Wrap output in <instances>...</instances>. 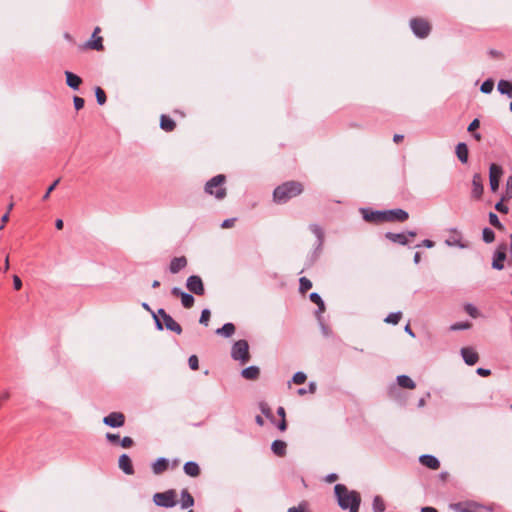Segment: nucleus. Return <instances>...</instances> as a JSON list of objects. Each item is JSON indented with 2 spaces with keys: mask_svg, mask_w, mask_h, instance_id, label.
Returning <instances> with one entry per match:
<instances>
[{
  "mask_svg": "<svg viewBox=\"0 0 512 512\" xmlns=\"http://www.w3.org/2000/svg\"><path fill=\"white\" fill-rule=\"evenodd\" d=\"M464 310L473 318H476L478 316V310L472 304H466L464 306Z\"/></svg>",
  "mask_w": 512,
  "mask_h": 512,
  "instance_id": "nucleus-50",
  "label": "nucleus"
},
{
  "mask_svg": "<svg viewBox=\"0 0 512 512\" xmlns=\"http://www.w3.org/2000/svg\"><path fill=\"white\" fill-rule=\"evenodd\" d=\"M163 328L165 327L167 330H170L178 335L182 333L181 325L176 322L171 315H166V317L162 320Z\"/></svg>",
  "mask_w": 512,
  "mask_h": 512,
  "instance_id": "nucleus-20",
  "label": "nucleus"
},
{
  "mask_svg": "<svg viewBox=\"0 0 512 512\" xmlns=\"http://www.w3.org/2000/svg\"><path fill=\"white\" fill-rule=\"evenodd\" d=\"M287 444L282 440H275L271 445L273 453L279 457H283L286 454Z\"/></svg>",
  "mask_w": 512,
  "mask_h": 512,
  "instance_id": "nucleus-28",
  "label": "nucleus"
},
{
  "mask_svg": "<svg viewBox=\"0 0 512 512\" xmlns=\"http://www.w3.org/2000/svg\"><path fill=\"white\" fill-rule=\"evenodd\" d=\"M99 32H100V28L96 27L92 34V39L86 43L87 48H90V49H93L96 51H102L104 49L103 38L96 36Z\"/></svg>",
  "mask_w": 512,
  "mask_h": 512,
  "instance_id": "nucleus-17",
  "label": "nucleus"
},
{
  "mask_svg": "<svg viewBox=\"0 0 512 512\" xmlns=\"http://www.w3.org/2000/svg\"><path fill=\"white\" fill-rule=\"evenodd\" d=\"M134 444V441L131 437H124L121 441H120V445L123 447V448H130L132 445Z\"/></svg>",
  "mask_w": 512,
  "mask_h": 512,
  "instance_id": "nucleus-54",
  "label": "nucleus"
},
{
  "mask_svg": "<svg viewBox=\"0 0 512 512\" xmlns=\"http://www.w3.org/2000/svg\"><path fill=\"white\" fill-rule=\"evenodd\" d=\"M181 303L184 308L189 309L194 305L195 299L193 295L184 292L181 296Z\"/></svg>",
  "mask_w": 512,
  "mask_h": 512,
  "instance_id": "nucleus-36",
  "label": "nucleus"
},
{
  "mask_svg": "<svg viewBox=\"0 0 512 512\" xmlns=\"http://www.w3.org/2000/svg\"><path fill=\"white\" fill-rule=\"evenodd\" d=\"M241 375L247 380H256L260 375V370L257 366H249L241 371Z\"/></svg>",
  "mask_w": 512,
  "mask_h": 512,
  "instance_id": "nucleus-26",
  "label": "nucleus"
},
{
  "mask_svg": "<svg viewBox=\"0 0 512 512\" xmlns=\"http://www.w3.org/2000/svg\"><path fill=\"white\" fill-rule=\"evenodd\" d=\"M506 259V246L503 244L495 251L492 261V268L502 270L504 268V260Z\"/></svg>",
  "mask_w": 512,
  "mask_h": 512,
  "instance_id": "nucleus-13",
  "label": "nucleus"
},
{
  "mask_svg": "<svg viewBox=\"0 0 512 512\" xmlns=\"http://www.w3.org/2000/svg\"><path fill=\"white\" fill-rule=\"evenodd\" d=\"M73 102H74V107H75L76 110L82 109L84 107V104H85L84 99L79 97V96H74Z\"/></svg>",
  "mask_w": 512,
  "mask_h": 512,
  "instance_id": "nucleus-51",
  "label": "nucleus"
},
{
  "mask_svg": "<svg viewBox=\"0 0 512 512\" xmlns=\"http://www.w3.org/2000/svg\"><path fill=\"white\" fill-rule=\"evenodd\" d=\"M384 222H405L409 218L408 212L403 209L384 210Z\"/></svg>",
  "mask_w": 512,
  "mask_h": 512,
  "instance_id": "nucleus-10",
  "label": "nucleus"
},
{
  "mask_svg": "<svg viewBox=\"0 0 512 512\" xmlns=\"http://www.w3.org/2000/svg\"><path fill=\"white\" fill-rule=\"evenodd\" d=\"M194 505V498L187 489L181 491V508L187 509Z\"/></svg>",
  "mask_w": 512,
  "mask_h": 512,
  "instance_id": "nucleus-30",
  "label": "nucleus"
},
{
  "mask_svg": "<svg viewBox=\"0 0 512 512\" xmlns=\"http://www.w3.org/2000/svg\"><path fill=\"white\" fill-rule=\"evenodd\" d=\"M260 409H261V412L267 417L269 418L271 421H273L274 417L272 415V412H271V409L269 408V406L266 404V403H261L260 404Z\"/></svg>",
  "mask_w": 512,
  "mask_h": 512,
  "instance_id": "nucleus-48",
  "label": "nucleus"
},
{
  "mask_svg": "<svg viewBox=\"0 0 512 512\" xmlns=\"http://www.w3.org/2000/svg\"><path fill=\"white\" fill-rule=\"evenodd\" d=\"M398 385L402 388L406 389H414L415 383L414 381L407 375H400L397 377Z\"/></svg>",
  "mask_w": 512,
  "mask_h": 512,
  "instance_id": "nucleus-34",
  "label": "nucleus"
},
{
  "mask_svg": "<svg viewBox=\"0 0 512 512\" xmlns=\"http://www.w3.org/2000/svg\"><path fill=\"white\" fill-rule=\"evenodd\" d=\"M461 355L463 357L464 362L469 366L476 364L479 360L478 353L470 347L462 348Z\"/></svg>",
  "mask_w": 512,
  "mask_h": 512,
  "instance_id": "nucleus-16",
  "label": "nucleus"
},
{
  "mask_svg": "<svg viewBox=\"0 0 512 512\" xmlns=\"http://www.w3.org/2000/svg\"><path fill=\"white\" fill-rule=\"evenodd\" d=\"M187 266V259L185 256L175 257L171 260L169 270L172 274L180 272Z\"/></svg>",
  "mask_w": 512,
  "mask_h": 512,
  "instance_id": "nucleus-19",
  "label": "nucleus"
},
{
  "mask_svg": "<svg viewBox=\"0 0 512 512\" xmlns=\"http://www.w3.org/2000/svg\"><path fill=\"white\" fill-rule=\"evenodd\" d=\"M299 284V290L302 293H305L312 288V282L306 277H301L299 280Z\"/></svg>",
  "mask_w": 512,
  "mask_h": 512,
  "instance_id": "nucleus-42",
  "label": "nucleus"
},
{
  "mask_svg": "<svg viewBox=\"0 0 512 512\" xmlns=\"http://www.w3.org/2000/svg\"><path fill=\"white\" fill-rule=\"evenodd\" d=\"M309 298H310L311 302H313L314 304H316L317 302H320V300L322 299L321 296L316 292L311 293Z\"/></svg>",
  "mask_w": 512,
  "mask_h": 512,
  "instance_id": "nucleus-61",
  "label": "nucleus"
},
{
  "mask_svg": "<svg viewBox=\"0 0 512 512\" xmlns=\"http://www.w3.org/2000/svg\"><path fill=\"white\" fill-rule=\"evenodd\" d=\"M489 223L496 229L504 230V226L500 222L498 216L493 212L489 213Z\"/></svg>",
  "mask_w": 512,
  "mask_h": 512,
  "instance_id": "nucleus-41",
  "label": "nucleus"
},
{
  "mask_svg": "<svg viewBox=\"0 0 512 512\" xmlns=\"http://www.w3.org/2000/svg\"><path fill=\"white\" fill-rule=\"evenodd\" d=\"M153 501L157 506L171 508L176 505V492L174 490H168L165 492L155 493Z\"/></svg>",
  "mask_w": 512,
  "mask_h": 512,
  "instance_id": "nucleus-6",
  "label": "nucleus"
},
{
  "mask_svg": "<svg viewBox=\"0 0 512 512\" xmlns=\"http://www.w3.org/2000/svg\"><path fill=\"white\" fill-rule=\"evenodd\" d=\"M103 423L109 427H122L125 423V416L121 412H111L103 418Z\"/></svg>",
  "mask_w": 512,
  "mask_h": 512,
  "instance_id": "nucleus-12",
  "label": "nucleus"
},
{
  "mask_svg": "<svg viewBox=\"0 0 512 512\" xmlns=\"http://www.w3.org/2000/svg\"><path fill=\"white\" fill-rule=\"evenodd\" d=\"M211 317V312L209 309H203L201 312V316L199 322L205 326H208L209 320Z\"/></svg>",
  "mask_w": 512,
  "mask_h": 512,
  "instance_id": "nucleus-46",
  "label": "nucleus"
},
{
  "mask_svg": "<svg viewBox=\"0 0 512 512\" xmlns=\"http://www.w3.org/2000/svg\"><path fill=\"white\" fill-rule=\"evenodd\" d=\"M65 76H66L67 85L70 88H72L73 90H78L79 86L82 83V79L78 75H76L70 71H66Z\"/></svg>",
  "mask_w": 512,
  "mask_h": 512,
  "instance_id": "nucleus-24",
  "label": "nucleus"
},
{
  "mask_svg": "<svg viewBox=\"0 0 512 512\" xmlns=\"http://www.w3.org/2000/svg\"><path fill=\"white\" fill-rule=\"evenodd\" d=\"M186 287L195 295L202 296L205 294V288L202 279L198 275H191L187 278Z\"/></svg>",
  "mask_w": 512,
  "mask_h": 512,
  "instance_id": "nucleus-9",
  "label": "nucleus"
},
{
  "mask_svg": "<svg viewBox=\"0 0 512 512\" xmlns=\"http://www.w3.org/2000/svg\"><path fill=\"white\" fill-rule=\"evenodd\" d=\"M484 179L480 173H475L472 177V191L471 197L475 200H480L484 192Z\"/></svg>",
  "mask_w": 512,
  "mask_h": 512,
  "instance_id": "nucleus-11",
  "label": "nucleus"
},
{
  "mask_svg": "<svg viewBox=\"0 0 512 512\" xmlns=\"http://www.w3.org/2000/svg\"><path fill=\"white\" fill-rule=\"evenodd\" d=\"M410 27L413 33L419 38H426L431 31L430 23L423 18H413L410 20Z\"/></svg>",
  "mask_w": 512,
  "mask_h": 512,
  "instance_id": "nucleus-7",
  "label": "nucleus"
},
{
  "mask_svg": "<svg viewBox=\"0 0 512 512\" xmlns=\"http://www.w3.org/2000/svg\"><path fill=\"white\" fill-rule=\"evenodd\" d=\"M503 202H504V201H502V200H501V201H499V202H497V203H496V205H495V209H496L498 212H500V213H504V214H506V213H508L509 208H508V206H507V205H505Z\"/></svg>",
  "mask_w": 512,
  "mask_h": 512,
  "instance_id": "nucleus-53",
  "label": "nucleus"
},
{
  "mask_svg": "<svg viewBox=\"0 0 512 512\" xmlns=\"http://www.w3.org/2000/svg\"><path fill=\"white\" fill-rule=\"evenodd\" d=\"M306 379L307 376L303 372H296L292 378L293 382L298 385L303 384L306 381Z\"/></svg>",
  "mask_w": 512,
  "mask_h": 512,
  "instance_id": "nucleus-47",
  "label": "nucleus"
},
{
  "mask_svg": "<svg viewBox=\"0 0 512 512\" xmlns=\"http://www.w3.org/2000/svg\"><path fill=\"white\" fill-rule=\"evenodd\" d=\"M166 315H168V313L163 308L158 309L156 313L152 312V316L155 320V326L158 330H163L162 320L166 317Z\"/></svg>",
  "mask_w": 512,
  "mask_h": 512,
  "instance_id": "nucleus-33",
  "label": "nucleus"
},
{
  "mask_svg": "<svg viewBox=\"0 0 512 512\" xmlns=\"http://www.w3.org/2000/svg\"><path fill=\"white\" fill-rule=\"evenodd\" d=\"M106 439H107L110 443H113V444L120 443V437H119V435H118V434L107 433V434H106Z\"/></svg>",
  "mask_w": 512,
  "mask_h": 512,
  "instance_id": "nucleus-55",
  "label": "nucleus"
},
{
  "mask_svg": "<svg viewBox=\"0 0 512 512\" xmlns=\"http://www.w3.org/2000/svg\"><path fill=\"white\" fill-rule=\"evenodd\" d=\"M235 220H236L235 218L225 219V220L222 222L221 227H222V228H225V229H227V228H231V227H233V226H234Z\"/></svg>",
  "mask_w": 512,
  "mask_h": 512,
  "instance_id": "nucleus-57",
  "label": "nucleus"
},
{
  "mask_svg": "<svg viewBox=\"0 0 512 512\" xmlns=\"http://www.w3.org/2000/svg\"><path fill=\"white\" fill-rule=\"evenodd\" d=\"M218 335L224 337H231L235 333V326L233 323H225L221 328L216 330Z\"/></svg>",
  "mask_w": 512,
  "mask_h": 512,
  "instance_id": "nucleus-32",
  "label": "nucleus"
},
{
  "mask_svg": "<svg viewBox=\"0 0 512 512\" xmlns=\"http://www.w3.org/2000/svg\"><path fill=\"white\" fill-rule=\"evenodd\" d=\"M385 237L390 240L391 242L393 243H397L399 245H407L409 240L406 236L405 233H392V232H387L385 234Z\"/></svg>",
  "mask_w": 512,
  "mask_h": 512,
  "instance_id": "nucleus-22",
  "label": "nucleus"
},
{
  "mask_svg": "<svg viewBox=\"0 0 512 512\" xmlns=\"http://www.w3.org/2000/svg\"><path fill=\"white\" fill-rule=\"evenodd\" d=\"M419 461L422 465H424L427 468H430L432 470H437L440 467L439 460L433 455H429V454L421 455L419 458Z\"/></svg>",
  "mask_w": 512,
  "mask_h": 512,
  "instance_id": "nucleus-21",
  "label": "nucleus"
},
{
  "mask_svg": "<svg viewBox=\"0 0 512 512\" xmlns=\"http://www.w3.org/2000/svg\"><path fill=\"white\" fill-rule=\"evenodd\" d=\"M445 243L448 246H457L460 248H465L466 245L462 241V234L456 228H452L449 230V236L445 240Z\"/></svg>",
  "mask_w": 512,
  "mask_h": 512,
  "instance_id": "nucleus-14",
  "label": "nucleus"
},
{
  "mask_svg": "<svg viewBox=\"0 0 512 512\" xmlns=\"http://www.w3.org/2000/svg\"><path fill=\"white\" fill-rule=\"evenodd\" d=\"M119 468L127 475L134 474V468L131 458L127 454H122L118 460Z\"/></svg>",
  "mask_w": 512,
  "mask_h": 512,
  "instance_id": "nucleus-18",
  "label": "nucleus"
},
{
  "mask_svg": "<svg viewBox=\"0 0 512 512\" xmlns=\"http://www.w3.org/2000/svg\"><path fill=\"white\" fill-rule=\"evenodd\" d=\"M471 327L470 322H457L450 326V330L457 331V330H466Z\"/></svg>",
  "mask_w": 512,
  "mask_h": 512,
  "instance_id": "nucleus-45",
  "label": "nucleus"
},
{
  "mask_svg": "<svg viewBox=\"0 0 512 512\" xmlns=\"http://www.w3.org/2000/svg\"><path fill=\"white\" fill-rule=\"evenodd\" d=\"M421 512H438V511H437V509H435L434 507H429V506H427V507H423V508L421 509Z\"/></svg>",
  "mask_w": 512,
  "mask_h": 512,
  "instance_id": "nucleus-64",
  "label": "nucleus"
},
{
  "mask_svg": "<svg viewBox=\"0 0 512 512\" xmlns=\"http://www.w3.org/2000/svg\"><path fill=\"white\" fill-rule=\"evenodd\" d=\"M480 126V121L479 119H474L468 126V131L469 132H473L475 131L476 129H478Z\"/></svg>",
  "mask_w": 512,
  "mask_h": 512,
  "instance_id": "nucleus-58",
  "label": "nucleus"
},
{
  "mask_svg": "<svg viewBox=\"0 0 512 512\" xmlns=\"http://www.w3.org/2000/svg\"><path fill=\"white\" fill-rule=\"evenodd\" d=\"M434 245H435L434 241L425 239L422 241V244L417 245V247L425 246L427 248H432V247H434Z\"/></svg>",
  "mask_w": 512,
  "mask_h": 512,
  "instance_id": "nucleus-62",
  "label": "nucleus"
},
{
  "mask_svg": "<svg viewBox=\"0 0 512 512\" xmlns=\"http://www.w3.org/2000/svg\"><path fill=\"white\" fill-rule=\"evenodd\" d=\"M304 188L301 182L287 181L277 186L273 192V200L278 204H284L290 199L300 195Z\"/></svg>",
  "mask_w": 512,
  "mask_h": 512,
  "instance_id": "nucleus-2",
  "label": "nucleus"
},
{
  "mask_svg": "<svg viewBox=\"0 0 512 512\" xmlns=\"http://www.w3.org/2000/svg\"><path fill=\"white\" fill-rule=\"evenodd\" d=\"M372 509H373V512H384L385 511L386 504L384 502V499L381 496L376 495L373 498Z\"/></svg>",
  "mask_w": 512,
  "mask_h": 512,
  "instance_id": "nucleus-35",
  "label": "nucleus"
},
{
  "mask_svg": "<svg viewBox=\"0 0 512 512\" xmlns=\"http://www.w3.org/2000/svg\"><path fill=\"white\" fill-rule=\"evenodd\" d=\"M306 508V503L301 502L298 506L291 507L287 510V512H304Z\"/></svg>",
  "mask_w": 512,
  "mask_h": 512,
  "instance_id": "nucleus-56",
  "label": "nucleus"
},
{
  "mask_svg": "<svg viewBox=\"0 0 512 512\" xmlns=\"http://www.w3.org/2000/svg\"><path fill=\"white\" fill-rule=\"evenodd\" d=\"M168 460L160 457L152 464V471L154 474L159 475L168 469Z\"/></svg>",
  "mask_w": 512,
  "mask_h": 512,
  "instance_id": "nucleus-25",
  "label": "nucleus"
},
{
  "mask_svg": "<svg viewBox=\"0 0 512 512\" xmlns=\"http://www.w3.org/2000/svg\"><path fill=\"white\" fill-rule=\"evenodd\" d=\"M13 286L15 290H20L22 287V281L19 276L14 275L13 276Z\"/></svg>",
  "mask_w": 512,
  "mask_h": 512,
  "instance_id": "nucleus-59",
  "label": "nucleus"
},
{
  "mask_svg": "<svg viewBox=\"0 0 512 512\" xmlns=\"http://www.w3.org/2000/svg\"><path fill=\"white\" fill-rule=\"evenodd\" d=\"M183 293H184V292H183L180 288H178V287H173V288L171 289V294H172L173 296H175V297H180V298H181V296H182V294H183Z\"/></svg>",
  "mask_w": 512,
  "mask_h": 512,
  "instance_id": "nucleus-63",
  "label": "nucleus"
},
{
  "mask_svg": "<svg viewBox=\"0 0 512 512\" xmlns=\"http://www.w3.org/2000/svg\"><path fill=\"white\" fill-rule=\"evenodd\" d=\"M188 364H189V367L192 369V370H197L199 368V360H198V357L196 355H191L189 358H188Z\"/></svg>",
  "mask_w": 512,
  "mask_h": 512,
  "instance_id": "nucleus-49",
  "label": "nucleus"
},
{
  "mask_svg": "<svg viewBox=\"0 0 512 512\" xmlns=\"http://www.w3.org/2000/svg\"><path fill=\"white\" fill-rule=\"evenodd\" d=\"M310 230L317 237V239L319 241V245L321 246L323 243V239H324V233H323L322 228L317 224H311Z\"/></svg>",
  "mask_w": 512,
  "mask_h": 512,
  "instance_id": "nucleus-37",
  "label": "nucleus"
},
{
  "mask_svg": "<svg viewBox=\"0 0 512 512\" xmlns=\"http://www.w3.org/2000/svg\"><path fill=\"white\" fill-rule=\"evenodd\" d=\"M482 237L485 243H492L495 240V233L491 228L485 227L482 231Z\"/></svg>",
  "mask_w": 512,
  "mask_h": 512,
  "instance_id": "nucleus-39",
  "label": "nucleus"
},
{
  "mask_svg": "<svg viewBox=\"0 0 512 512\" xmlns=\"http://www.w3.org/2000/svg\"><path fill=\"white\" fill-rule=\"evenodd\" d=\"M456 155H457L458 159L462 163H467V161H468V147H467L466 143L461 142V143L457 144V146H456Z\"/></svg>",
  "mask_w": 512,
  "mask_h": 512,
  "instance_id": "nucleus-29",
  "label": "nucleus"
},
{
  "mask_svg": "<svg viewBox=\"0 0 512 512\" xmlns=\"http://www.w3.org/2000/svg\"><path fill=\"white\" fill-rule=\"evenodd\" d=\"M363 218L367 222L381 223L384 222L385 214L384 211H373L370 209L361 210Z\"/></svg>",
  "mask_w": 512,
  "mask_h": 512,
  "instance_id": "nucleus-15",
  "label": "nucleus"
},
{
  "mask_svg": "<svg viewBox=\"0 0 512 512\" xmlns=\"http://www.w3.org/2000/svg\"><path fill=\"white\" fill-rule=\"evenodd\" d=\"M225 183L226 176L218 174L206 182L204 191L206 194L214 196L217 200H223L227 195Z\"/></svg>",
  "mask_w": 512,
  "mask_h": 512,
  "instance_id": "nucleus-3",
  "label": "nucleus"
},
{
  "mask_svg": "<svg viewBox=\"0 0 512 512\" xmlns=\"http://www.w3.org/2000/svg\"><path fill=\"white\" fill-rule=\"evenodd\" d=\"M60 179H56L47 189L46 193L43 196V200H47L50 196V193L56 188V186L59 184Z\"/></svg>",
  "mask_w": 512,
  "mask_h": 512,
  "instance_id": "nucleus-52",
  "label": "nucleus"
},
{
  "mask_svg": "<svg viewBox=\"0 0 512 512\" xmlns=\"http://www.w3.org/2000/svg\"><path fill=\"white\" fill-rule=\"evenodd\" d=\"M512 198V176H509L506 180V190L502 196V201H508Z\"/></svg>",
  "mask_w": 512,
  "mask_h": 512,
  "instance_id": "nucleus-40",
  "label": "nucleus"
},
{
  "mask_svg": "<svg viewBox=\"0 0 512 512\" xmlns=\"http://www.w3.org/2000/svg\"><path fill=\"white\" fill-rule=\"evenodd\" d=\"M502 175V167L498 164L492 163L489 167V185L492 192H496L498 190Z\"/></svg>",
  "mask_w": 512,
  "mask_h": 512,
  "instance_id": "nucleus-8",
  "label": "nucleus"
},
{
  "mask_svg": "<svg viewBox=\"0 0 512 512\" xmlns=\"http://www.w3.org/2000/svg\"><path fill=\"white\" fill-rule=\"evenodd\" d=\"M183 470L190 477H198L201 473L199 465L194 461H188L184 464Z\"/></svg>",
  "mask_w": 512,
  "mask_h": 512,
  "instance_id": "nucleus-23",
  "label": "nucleus"
},
{
  "mask_svg": "<svg viewBox=\"0 0 512 512\" xmlns=\"http://www.w3.org/2000/svg\"><path fill=\"white\" fill-rule=\"evenodd\" d=\"M494 88V81L492 79H487L485 80L481 87H480V91L484 94H489L492 92Z\"/></svg>",
  "mask_w": 512,
  "mask_h": 512,
  "instance_id": "nucleus-44",
  "label": "nucleus"
},
{
  "mask_svg": "<svg viewBox=\"0 0 512 512\" xmlns=\"http://www.w3.org/2000/svg\"><path fill=\"white\" fill-rule=\"evenodd\" d=\"M95 96H96L97 103L99 105H104L106 103V100H107L106 93L102 88L96 87Z\"/></svg>",
  "mask_w": 512,
  "mask_h": 512,
  "instance_id": "nucleus-43",
  "label": "nucleus"
},
{
  "mask_svg": "<svg viewBox=\"0 0 512 512\" xmlns=\"http://www.w3.org/2000/svg\"><path fill=\"white\" fill-rule=\"evenodd\" d=\"M231 357L241 364H246L250 360L248 342L243 339L236 341L231 349Z\"/></svg>",
  "mask_w": 512,
  "mask_h": 512,
  "instance_id": "nucleus-5",
  "label": "nucleus"
},
{
  "mask_svg": "<svg viewBox=\"0 0 512 512\" xmlns=\"http://www.w3.org/2000/svg\"><path fill=\"white\" fill-rule=\"evenodd\" d=\"M497 89L501 94L507 95L512 98V82L508 80H500L497 85Z\"/></svg>",
  "mask_w": 512,
  "mask_h": 512,
  "instance_id": "nucleus-31",
  "label": "nucleus"
},
{
  "mask_svg": "<svg viewBox=\"0 0 512 512\" xmlns=\"http://www.w3.org/2000/svg\"><path fill=\"white\" fill-rule=\"evenodd\" d=\"M451 509L457 512H493V506H486L476 501L466 500L454 503Z\"/></svg>",
  "mask_w": 512,
  "mask_h": 512,
  "instance_id": "nucleus-4",
  "label": "nucleus"
},
{
  "mask_svg": "<svg viewBox=\"0 0 512 512\" xmlns=\"http://www.w3.org/2000/svg\"><path fill=\"white\" fill-rule=\"evenodd\" d=\"M477 374L482 376V377H487L489 375H491V371L489 369H486V368H478L476 370Z\"/></svg>",
  "mask_w": 512,
  "mask_h": 512,
  "instance_id": "nucleus-60",
  "label": "nucleus"
},
{
  "mask_svg": "<svg viewBox=\"0 0 512 512\" xmlns=\"http://www.w3.org/2000/svg\"><path fill=\"white\" fill-rule=\"evenodd\" d=\"M176 123L167 115H161L160 128L166 132H171L175 129Z\"/></svg>",
  "mask_w": 512,
  "mask_h": 512,
  "instance_id": "nucleus-27",
  "label": "nucleus"
},
{
  "mask_svg": "<svg viewBox=\"0 0 512 512\" xmlns=\"http://www.w3.org/2000/svg\"><path fill=\"white\" fill-rule=\"evenodd\" d=\"M402 318V313L400 311L398 312H393V313H390L385 319L384 321L388 324H393V325H396L399 323V321L401 320Z\"/></svg>",
  "mask_w": 512,
  "mask_h": 512,
  "instance_id": "nucleus-38",
  "label": "nucleus"
},
{
  "mask_svg": "<svg viewBox=\"0 0 512 512\" xmlns=\"http://www.w3.org/2000/svg\"><path fill=\"white\" fill-rule=\"evenodd\" d=\"M334 492L338 501V505L343 510L349 512H359L361 504V495L355 490H349L344 484H336Z\"/></svg>",
  "mask_w": 512,
  "mask_h": 512,
  "instance_id": "nucleus-1",
  "label": "nucleus"
}]
</instances>
